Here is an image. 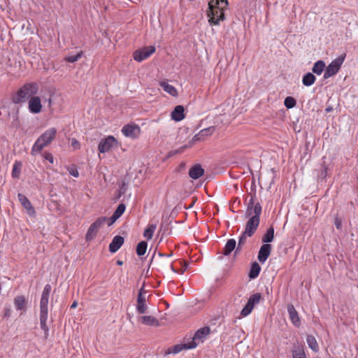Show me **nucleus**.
<instances>
[{"instance_id": "nucleus-1", "label": "nucleus", "mask_w": 358, "mask_h": 358, "mask_svg": "<svg viewBox=\"0 0 358 358\" xmlns=\"http://www.w3.org/2000/svg\"><path fill=\"white\" fill-rule=\"evenodd\" d=\"M39 85L36 82L24 84L11 96L13 103L20 104L24 103L38 94Z\"/></svg>"}, {"instance_id": "nucleus-2", "label": "nucleus", "mask_w": 358, "mask_h": 358, "mask_svg": "<svg viewBox=\"0 0 358 358\" xmlns=\"http://www.w3.org/2000/svg\"><path fill=\"white\" fill-rule=\"evenodd\" d=\"M228 6V0H210L207 15L210 24L217 25L224 20V9Z\"/></svg>"}, {"instance_id": "nucleus-3", "label": "nucleus", "mask_w": 358, "mask_h": 358, "mask_svg": "<svg viewBox=\"0 0 358 358\" xmlns=\"http://www.w3.org/2000/svg\"><path fill=\"white\" fill-rule=\"evenodd\" d=\"M52 287L50 285L47 284L44 287L40 301V325L44 331L45 337L48 335L49 328L47 326V320L48 315V301Z\"/></svg>"}, {"instance_id": "nucleus-4", "label": "nucleus", "mask_w": 358, "mask_h": 358, "mask_svg": "<svg viewBox=\"0 0 358 358\" xmlns=\"http://www.w3.org/2000/svg\"><path fill=\"white\" fill-rule=\"evenodd\" d=\"M255 195L251 196L250 199L247 203V208L245 212V217L260 218L262 214V206L259 202L255 201Z\"/></svg>"}, {"instance_id": "nucleus-5", "label": "nucleus", "mask_w": 358, "mask_h": 358, "mask_svg": "<svg viewBox=\"0 0 358 358\" xmlns=\"http://www.w3.org/2000/svg\"><path fill=\"white\" fill-rule=\"evenodd\" d=\"M345 55L343 56L339 57L336 58V59L333 60L327 67L325 69L324 73V78L327 79L335 74H336L342 64L344 62Z\"/></svg>"}, {"instance_id": "nucleus-6", "label": "nucleus", "mask_w": 358, "mask_h": 358, "mask_svg": "<svg viewBox=\"0 0 358 358\" xmlns=\"http://www.w3.org/2000/svg\"><path fill=\"white\" fill-rule=\"evenodd\" d=\"M55 136H40L34 144L31 154L35 155L39 153L45 147H47L53 141Z\"/></svg>"}, {"instance_id": "nucleus-7", "label": "nucleus", "mask_w": 358, "mask_h": 358, "mask_svg": "<svg viewBox=\"0 0 358 358\" xmlns=\"http://www.w3.org/2000/svg\"><path fill=\"white\" fill-rule=\"evenodd\" d=\"M155 46H145L141 49L134 51L133 53V57L136 62H141L152 55L155 52Z\"/></svg>"}, {"instance_id": "nucleus-8", "label": "nucleus", "mask_w": 358, "mask_h": 358, "mask_svg": "<svg viewBox=\"0 0 358 358\" xmlns=\"http://www.w3.org/2000/svg\"><path fill=\"white\" fill-rule=\"evenodd\" d=\"M117 147V141L113 136H108L102 139L99 144V151L102 153L109 152L112 148Z\"/></svg>"}, {"instance_id": "nucleus-9", "label": "nucleus", "mask_w": 358, "mask_h": 358, "mask_svg": "<svg viewBox=\"0 0 358 358\" xmlns=\"http://www.w3.org/2000/svg\"><path fill=\"white\" fill-rule=\"evenodd\" d=\"M28 101V109L32 114H38L42 111V99L36 94L32 97Z\"/></svg>"}, {"instance_id": "nucleus-10", "label": "nucleus", "mask_w": 358, "mask_h": 358, "mask_svg": "<svg viewBox=\"0 0 358 358\" xmlns=\"http://www.w3.org/2000/svg\"><path fill=\"white\" fill-rule=\"evenodd\" d=\"M260 223V218L250 217L246 222L244 229L245 234H249V236H252L257 231Z\"/></svg>"}, {"instance_id": "nucleus-11", "label": "nucleus", "mask_w": 358, "mask_h": 358, "mask_svg": "<svg viewBox=\"0 0 358 358\" xmlns=\"http://www.w3.org/2000/svg\"><path fill=\"white\" fill-rule=\"evenodd\" d=\"M17 197L21 205L26 209L27 213L31 216L35 215V209L27 197L22 193H19Z\"/></svg>"}, {"instance_id": "nucleus-12", "label": "nucleus", "mask_w": 358, "mask_h": 358, "mask_svg": "<svg viewBox=\"0 0 358 358\" xmlns=\"http://www.w3.org/2000/svg\"><path fill=\"white\" fill-rule=\"evenodd\" d=\"M272 246L270 244H263L259 250L257 258L259 262L264 264L270 256Z\"/></svg>"}, {"instance_id": "nucleus-13", "label": "nucleus", "mask_w": 358, "mask_h": 358, "mask_svg": "<svg viewBox=\"0 0 358 358\" xmlns=\"http://www.w3.org/2000/svg\"><path fill=\"white\" fill-rule=\"evenodd\" d=\"M210 329L209 327L200 328L195 332L192 341H195V343H197L198 345L200 342H203L204 339L210 334Z\"/></svg>"}, {"instance_id": "nucleus-14", "label": "nucleus", "mask_w": 358, "mask_h": 358, "mask_svg": "<svg viewBox=\"0 0 358 358\" xmlns=\"http://www.w3.org/2000/svg\"><path fill=\"white\" fill-rule=\"evenodd\" d=\"M287 308L292 323L296 327H300L301 320L294 306L292 304H288Z\"/></svg>"}, {"instance_id": "nucleus-15", "label": "nucleus", "mask_w": 358, "mask_h": 358, "mask_svg": "<svg viewBox=\"0 0 358 358\" xmlns=\"http://www.w3.org/2000/svg\"><path fill=\"white\" fill-rule=\"evenodd\" d=\"M196 346L197 343H195V341H190L184 344H178L174 345L171 349H169L168 353L177 354L184 349H193Z\"/></svg>"}, {"instance_id": "nucleus-16", "label": "nucleus", "mask_w": 358, "mask_h": 358, "mask_svg": "<svg viewBox=\"0 0 358 358\" xmlns=\"http://www.w3.org/2000/svg\"><path fill=\"white\" fill-rule=\"evenodd\" d=\"M148 306L146 305L145 295L143 293H138L137 297L136 310L139 314H143L146 312Z\"/></svg>"}, {"instance_id": "nucleus-17", "label": "nucleus", "mask_w": 358, "mask_h": 358, "mask_svg": "<svg viewBox=\"0 0 358 358\" xmlns=\"http://www.w3.org/2000/svg\"><path fill=\"white\" fill-rule=\"evenodd\" d=\"M124 238L121 236H115L109 244V251L111 253L116 252L123 245Z\"/></svg>"}, {"instance_id": "nucleus-18", "label": "nucleus", "mask_w": 358, "mask_h": 358, "mask_svg": "<svg viewBox=\"0 0 358 358\" xmlns=\"http://www.w3.org/2000/svg\"><path fill=\"white\" fill-rule=\"evenodd\" d=\"M204 173V169L201 167V164H196L192 166L189 171V176L194 179L197 180Z\"/></svg>"}, {"instance_id": "nucleus-19", "label": "nucleus", "mask_w": 358, "mask_h": 358, "mask_svg": "<svg viewBox=\"0 0 358 358\" xmlns=\"http://www.w3.org/2000/svg\"><path fill=\"white\" fill-rule=\"evenodd\" d=\"M292 358H307L304 345L299 343L294 344L292 350Z\"/></svg>"}, {"instance_id": "nucleus-20", "label": "nucleus", "mask_w": 358, "mask_h": 358, "mask_svg": "<svg viewBox=\"0 0 358 358\" xmlns=\"http://www.w3.org/2000/svg\"><path fill=\"white\" fill-rule=\"evenodd\" d=\"M171 118L176 121H181L185 118V108L182 106L178 105L175 107L171 113Z\"/></svg>"}, {"instance_id": "nucleus-21", "label": "nucleus", "mask_w": 358, "mask_h": 358, "mask_svg": "<svg viewBox=\"0 0 358 358\" xmlns=\"http://www.w3.org/2000/svg\"><path fill=\"white\" fill-rule=\"evenodd\" d=\"M140 132V127L135 123L127 124L122 129V134H137Z\"/></svg>"}, {"instance_id": "nucleus-22", "label": "nucleus", "mask_w": 358, "mask_h": 358, "mask_svg": "<svg viewBox=\"0 0 358 358\" xmlns=\"http://www.w3.org/2000/svg\"><path fill=\"white\" fill-rule=\"evenodd\" d=\"M236 241L234 238L229 239L223 248L222 255L224 256L229 255L232 251L236 249Z\"/></svg>"}, {"instance_id": "nucleus-23", "label": "nucleus", "mask_w": 358, "mask_h": 358, "mask_svg": "<svg viewBox=\"0 0 358 358\" xmlns=\"http://www.w3.org/2000/svg\"><path fill=\"white\" fill-rule=\"evenodd\" d=\"M160 87L167 93H169L170 95L173 96H178V90L176 88L169 84L166 81H161L159 83Z\"/></svg>"}, {"instance_id": "nucleus-24", "label": "nucleus", "mask_w": 358, "mask_h": 358, "mask_svg": "<svg viewBox=\"0 0 358 358\" xmlns=\"http://www.w3.org/2000/svg\"><path fill=\"white\" fill-rule=\"evenodd\" d=\"M141 320L143 324L148 326L157 327L159 325V320L156 317L151 315L142 316L141 317Z\"/></svg>"}, {"instance_id": "nucleus-25", "label": "nucleus", "mask_w": 358, "mask_h": 358, "mask_svg": "<svg viewBox=\"0 0 358 358\" xmlns=\"http://www.w3.org/2000/svg\"><path fill=\"white\" fill-rule=\"evenodd\" d=\"M274 239V228L271 226L267 229L266 233L262 238V241L264 244H269Z\"/></svg>"}, {"instance_id": "nucleus-26", "label": "nucleus", "mask_w": 358, "mask_h": 358, "mask_svg": "<svg viewBox=\"0 0 358 358\" xmlns=\"http://www.w3.org/2000/svg\"><path fill=\"white\" fill-rule=\"evenodd\" d=\"M14 304L17 310H25L27 306V300L23 296H18L14 299Z\"/></svg>"}, {"instance_id": "nucleus-27", "label": "nucleus", "mask_w": 358, "mask_h": 358, "mask_svg": "<svg viewBox=\"0 0 358 358\" xmlns=\"http://www.w3.org/2000/svg\"><path fill=\"white\" fill-rule=\"evenodd\" d=\"M260 271H261V267H260L259 264L257 262H253L251 264V267H250V271L248 273L249 278L250 279L256 278L259 275Z\"/></svg>"}, {"instance_id": "nucleus-28", "label": "nucleus", "mask_w": 358, "mask_h": 358, "mask_svg": "<svg viewBox=\"0 0 358 358\" xmlns=\"http://www.w3.org/2000/svg\"><path fill=\"white\" fill-rule=\"evenodd\" d=\"M306 341L308 347L314 352H317L319 350V346L315 338L312 335H308Z\"/></svg>"}, {"instance_id": "nucleus-29", "label": "nucleus", "mask_w": 358, "mask_h": 358, "mask_svg": "<svg viewBox=\"0 0 358 358\" xmlns=\"http://www.w3.org/2000/svg\"><path fill=\"white\" fill-rule=\"evenodd\" d=\"M315 80L316 78L312 73L305 74L302 78L303 84L308 87L313 85Z\"/></svg>"}, {"instance_id": "nucleus-30", "label": "nucleus", "mask_w": 358, "mask_h": 358, "mask_svg": "<svg viewBox=\"0 0 358 358\" xmlns=\"http://www.w3.org/2000/svg\"><path fill=\"white\" fill-rule=\"evenodd\" d=\"M204 140L205 138L203 137V136H194V137L189 142V143L187 145H185L183 147L180 148L179 150H177V152H181L184 149L192 147V145L196 143V142L203 141Z\"/></svg>"}, {"instance_id": "nucleus-31", "label": "nucleus", "mask_w": 358, "mask_h": 358, "mask_svg": "<svg viewBox=\"0 0 358 358\" xmlns=\"http://www.w3.org/2000/svg\"><path fill=\"white\" fill-rule=\"evenodd\" d=\"M324 68H325L324 62L322 60H319L314 64L312 71L313 73H316L317 75H320L324 71Z\"/></svg>"}, {"instance_id": "nucleus-32", "label": "nucleus", "mask_w": 358, "mask_h": 358, "mask_svg": "<svg viewBox=\"0 0 358 358\" xmlns=\"http://www.w3.org/2000/svg\"><path fill=\"white\" fill-rule=\"evenodd\" d=\"M22 164L21 162L15 161L12 170V176L14 178H19Z\"/></svg>"}, {"instance_id": "nucleus-33", "label": "nucleus", "mask_w": 358, "mask_h": 358, "mask_svg": "<svg viewBox=\"0 0 358 358\" xmlns=\"http://www.w3.org/2000/svg\"><path fill=\"white\" fill-rule=\"evenodd\" d=\"M262 297V296L261 293L257 292L253 294L248 299V303H250L253 307H255V305L259 303Z\"/></svg>"}, {"instance_id": "nucleus-34", "label": "nucleus", "mask_w": 358, "mask_h": 358, "mask_svg": "<svg viewBox=\"0 0 358 358\" xmlns=\"http://www.w3.org/2000/svg\"><path fill=\"white\" fill-rule=\"evenodd\" d=\"M248 237H250L249 234H245V232L243 231L239 237L238 246L235 250V253H237L238 252L241 251L242 246L245 244Z\"/></svg>"}, {"instance_id": "nucleus-35", "label": "nucleus", "mask_w": 358, "mask_h": 358, "mask_svg": "<svg viewBox=\"0 0 358 358\" xmlns=\"http://www.w3.org/2000/svg\"><path fill=\"white\" fill-rule=\"evenodd\" d=\"M148 243L143 241H141L136 247V253L138 256H143L145 255L147 250Z\"/></svg>"}, {"instance_id": "nucleus-36", "label": "nucleus", "mask_w": 358, "mask_h": 358, "mask_svg": "<svg viewBox=\"0 0 358 358\" xmlns=\"http://www.w3.org/2000/svg\"><path fill=\"white\" fill-rule=\"evenodd\" d=\"M99 229L97 228L94 227L92 224H91L87 230L85 238L87 241L92 240L96 235L97 234Z\"/></svg>"}, {"instance_id": "nucleus-37", "label": "nucleus", "mask_w": 358, "mask_h": 358, "mask_svg": "<svg viewBox=\"0 0 358 358\" xmlns=\"http://www.w3.org/2000/svg\"><path fill=\"white\" fill-rule=\"evenodd\" d=\"M156 229L155 224H150L148 227L145 230L143 236L148 239H152L153 234Z\"/></svg>"}, {"instance_id": "nucleus-38", "label": "nucleus", "mask_w": 358, "mask_h": 358, "mask_svg": "<svg viewBox=\"0 0 358 358\" xmlns=\"http://www.w3.org/2000/svg\"><path fill=\"white\" fill-rule=\"evenodd\" d=\"M329 168L324 164H321L320 173L317 175L318 180H324L328 176Z\"/></svg>"}, {"instance_id": "nucleus-39", "label": "nucleus", "mask_w": 358, "mask_h": 358, "mask_svg": "<svg viewBox=\"0 0 358 358\" xmlns=\"http://www.w3.org/2000/svg\"><path fill=\"white\" fill-rule=\"evenodd\" d=\"M253 308H254V307L250 303L247 302L245 306L243 307V308L241 311V315L243 317H246L252 313Z\"/></svg>"}, {"instance_id": "nucleus-40", "label": "nucleus", "mask_w": 358, "mask_h": 358, "mask_svg": "<svg viewBox=\"0 0 358 358\" xmlns=\"http://www.w3.org/2000/svg\"><path fill=\"white\" fill-rule=\"evenodd\" d=\"M284 104L287 108H292L296 106V101L293 97L287 96L284 101Z\"/></svg>"}, {"instance_id": "nucleus-41", "label": "nucleus", "mask_w": 358, "mask_h": 358, "mask_svg": "<svg viewBox=\"0 0 358 358\" xmlns=\"http://www.w3.org/2000/svg\"><path fill=\"white\" fill-rule=\"evenodd\" d=\"M83 55V52H79L77 55L73 56H68L64 58V61L70 63H73L77 62L79 59L81 58Z\"/></svg>"}, {"instance_id": "nucleus-42", "label": "nucleus", "mask_w": 358, "mask_h": 358, "mask_svg": "<svg viewBox=\"0 0 358 358\" xmlns=\"http://www.w3.org/2000/svg\"><path fill=\"white\" fill-rule=\"evenodd\" d=\"M106 220H107L106 217H99L92 224L94 226V227L97 228V229H99L105 224Z\"/></svg>"}, {"instance_id": "nucleus-43", "label": "nucleus", "mask_w": 358, "mask_h": 358, "mask_svg": "<svg viewBox=\"0 0 358 358\" xmlns=\"http://www.w3.org/2000/svg\"><path fill=\"white\" fill-rule=\"evenodd\" d=\"M126 206L124 203H120L113 214L117 216L118 218L124 213L125 211Z\"/></svg>"}, {"instance_id": "nucleus-44", "label": "nucleus", "mask_w": 358, "mask_h": 358, "mask_svg": "<svg viewBox=\"0 0 358 358\" xmlns=\"http://www.w3.org/2000/svg\"><path fill=\"white\" fill-rule=\"evenodd\" d=\"M11 315V308L10 305L5 306L3 308V317H9Z\"/></svg>"}, {"instance_id": "nucleus-45", "label": "nucleus", "mask_w": 358, "mask_h": 358, "mask_svg": "<svg viewBox=\"0 0 358 358\" xmlns=\"http://www.w3.org/2000/svg\"><path fill=\"white\" fill-rule=\"evenodd\" d=\"M71 145L75 149L78 150L80 148V143L74 138L69 139Z\"/></svg>"}, {"instance_id": "nucleus-46", "label": "nucleus", "mask_w": 358, "mask_h": 358, "mask_svg": "<svg viewBox=\"0 0 358 358\" xmlns=\"http://www.w3.org/2000/svg\"><path fill=\"white\" fill-rule=\"evenodd\" d=\"M117 219L118 217L115 216L114 214H113V215L110 217L107 218L106 222L108 223V225H112Z\"/></svg>"}, {"instance_id": "nucleus-47", "label": "nucleus", "mask_w": 358, "mask_h": 358, "mask_svg": "<svg viewBox=\"0 0 358 358\" xmlns=\"http://www.w3.org/2000/svg\"><path fill=\"white\" fill-rule=\"evenodd\" d=\"M334 224L337 229H341L342 226V220L339 217H336L334 220Z\"/></svg>"}, {"instance_id": "nucleus-48", "label": "nucleus", "mask_w": 358, "mask_h": 358, "mask_svg": "<svg viewBox=\"0 0 358 358\" xmlns=\"http://www.w3.org/2000/svg\"><path fill=\"white\" fill-rule=\"evenodd\" d=\"M44 157L46 160H48V162H50L51 164H52L54 162V157L52 156V154L49 153V152H45L44 154Z\"/></svg>"}, {"instance_id": "nucleus-49", "label": "nucleus", "mask_w": 358, "mask_h": 358, "mask_svg": "<svg viewBox=\"0 0 358 358\" xmlns=\"http://www.w3.org/2000/svg\"><path fill=\"white\" fill-rule=\"evenodd\" d=\"M57 130L52 127L49 129H48L44 134H57Z\"/></svg>"}, {"instance_id": "nucleus-50", "label": "nucleus", "mask_w": 358, "mask_h": 358, "mask_svg": "<svg viewBox=\"0 0 358 358\" xmlns=\"http://www.w3.org/2000/svg\"><path fill=\"white\" fill-rule=\"evenodd\" d=\"M69 173L71 176L74 177H78L79 176V173L77 169H72L71 170L69 171Z\"/></svg>"}, {"instance_id": "nucleus-51", "label": "nucleus", "mask_w": 358, "mask_h": 358, "mask_svg": "<svg viewBox=\"0 0 358 358\" xmlns=\"http://www.w3.org/2000/svg\"><path fill=\"white\" fill-rule=\"evenodd\" d=\"M185 166H186V164L185 162L180 163V164L179 165V166L178 168V171H180L183 170L185 168Z\"/></svg>"}, {"instance_id": "nucleus-52", "label": "nucleus", "mask_w": 358, "mask_h": 358, "mask_svg": "<svg viewBox=\"0 0 358 358\" xmlns=\"http://www.w3.org/2000/svg\"><path fill=\"white\" fill-rule=\"evenodd\" d=\"M187 267H188V264L187 262H184V265L182 267L181 273H184L187 269Z\"/></svg>"}, {"instance_id": "nucleus-53", "label": "nucleus", "mask_w": 358, "mask_h": 358, "mask_svg": "<svg viewBox=\"0 0 358 358\" xmlns=\"http://www.w3.org/2000/svg\"><path fill=\"white\" fill-rule=\"evenodd\" d=\"M138 293H143L144 294L146 293V291H145V289H144V284L143 285V286L139 289Z\"/></svg>"}, {"instance_id": "nucleus-54", "label": "nucleus", "mask_w": 358, "mask_h": 358, "mask_svg": "<svg viewBox=\"0 0 358 358\" xmlns=\"http://www.w3.org/2000/svg\"><path fill=\"white\" fill-rule=\"evenodd\" d=\"M208 131L211 133H213V132H215V127H209V128H208Z\"/></svg>"}, {"instance_id": "nucleus-55", "label": "nucleus", "mask_w": 358, "mask_h": 358, "mask_svg": "<svg viewBox=\"0 0 358 358\" xmlns=\"http://www.w3.org/2000/svg\"><path fill=\"white\" fill-rule=\"evenodd\" d=\"M78 305V303L76 301H74L71 306V308H75Z\"/></svg>"}, {"instance_id": "nucleus-56", "label": "nucleus", "mask_w": 358, "mask_h": 358, "mask_svg": "<svg viewBox=\"0 0 358 358\" xmlns=\"http://www.w3.org/2000/svg\"><path fill=\"white\" fill-rule=\"evenodd\" d=\"M48 101L49 106L50 107V106H51V105H52V98H51V97H50V98L48 99Z\"/></svg>"}, {"instance_id": "nucleus-57", "label": "nucleus", "mask_w": 358, "mask_h": 358, "mask_svg": "<svg viewBox=\"0 0 358 358\" xmlns=\"http://www.w3.org/2000/svg\"><path fill=\"white\" fill-rule=\"evenodd\" d=\"M117 264L119 265V266H122L123 264V262L121 261V260H117Z\"/></svg>"}, {"instance_id": "nucleus-58", "label": "nucleus", "mask_w": 358, "mask_h": 358, "mask_svg": "<svg viewBox=\"0 0 358 358\" xmlns=\"http://www.w3.org/2000/svg\"><path fill=\"white\" fill-rule=\"evenodd\" d=\"M171 270H172L173 271H174V272H176V273L177 272V271L175 270V268H173V266L172 265H171Z\"/></svg>"}, {"instance_id": "nucleus-59", "label": "nucleus", "mask_w": 358, "mask_h": 358, "mask_svg": "<svg viewBox=\"0 0 358 358\" xmlns=\"http://www.w3.org/2000/svg\"><path fill=\"white\" fill-rule=\"evenodd\" d=\"M158 255H159V257H163V256H164V255L162 254L161 252H159V253H158Z\"/></svg>"}, {"instance_id": "nucleus-60", "label": "nucleus", "mask_w": 358, "mask_h": 358, "mask_svg": "<svg viewBox=\"0 0 358 358\" xmlns=\"http://www.w3.org/2000/svg\"><path fill=\"white\" fill-rule=\"evenodd\" d=\"M153 259H154V255L152 256V259L150 261V264H152L153 263Z\"/></svg>"}, {"instance_id": "nucleus-61", "label": "nucleus", "mask_w": 358, "mask_h": 358, "mask_svg": "<svg viewBox=\"0 0 358 358\" xmlns=\"http://www.w3.org/2000/svg\"><path fill=\"white\" fill-rule=\"evenodd\" d=\"M131 136V137H132V138H136L137 136L131 135V136Z\"/></svg>"}, {"instance_id": "nucleus-62", "label": "nucleus", "mask_w": 358, "mask_h": 358, "mask_svg": "<svg viewBox=\"0 0 358 358\" xmlns=\"http://www.w3.org/2000/svg\"><path fill=\"white\" fill-rule=\"evenodd\" d=\"M326 110L327 111H330V108H327Z\"/></svg>"}, {"instance_id": "nucleus-63", "label": "nucleus", "mask_w": 358, "mask_h": 358, "mask_svg": "<svg viewBox=\"0 0 358 358\" xmlns=\"http://www.w3.org/2000/svg\"><path fill=\"white\" fill-rule=\"evenodd\" d=\"M315 358H321V357H315Z\"/></svg>"}]
</instances>
